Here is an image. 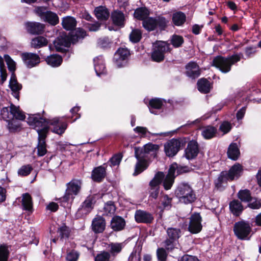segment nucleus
I'll return each instance as SVG.
<instances>
[{
    "instance_id": "f257e3e1",
    "label": "nucleus",
    "mask_w": 261,
    "mask_h": 261,
    "mask_svg": "<svg viewBox=\"0 0 261 261\" xmlns=\"http://www.w3.org/2000/svg\"><path fill=\"white\" fill-rule=\"evenodd\" d=\"M159 146L152 143H148L143 147H135V157L138 160L133 175L136 176L147 168L146 161L156 157Z\"/></svg>"
},
{
    "instance_id": "f03ea898",
    "label": "nucleus",
    "mask_w": 261,
    "mask_h": 261,
    "mask_svg": "<svg viewBox=\"0 0 261 261\" xmlns=\"http://www.w3.org/2000/svg\"><path fill=\"white\" fill-rule=\"evenodd\" d=\"M27 123L32 127V128H35L37 127H42L37 130H51V126H53V130H64L67 128V123L63 121L62 120L58 118L46 120L42 118L39 114L29 115Z\"/></svg>"
},
{
    "instance_id": "7ed1b4c3",
    "label": "nucleus",
    "mask_w": 261,
    "mask_h": 261,
    "mask_svg": "<svg viewBox=\"0 0 261 261\" xmlns=\"http://www.w3.org/2000/svg\"><path fill=\"white\" fill-rule=\"evenodd\" d=\"M1 116L4 120L9 122L8 125L10 129H16L18 128L17 122L14 120H23L25 118L23 112L20 110L19 107H16L13 104H11L10 108H3L1 112Z\"/></svg>"
},
{
    "instance_id": "20e7f679",
    "label": "nucleus",
    "mask_w": 261,
    "mask_h": 261,
    "mask_svg": "<svg viewBox=\"0 0 261 261\" xmlns=\"http://www.w3.org/2000/svg\"><path fill=\"white\" fill-rule=\"evenodd\" d=\"M175 194L179 201L185 204L193 202L196 199V194L190 187L187 184H181L175 190Z\"/></svg>"
},
{
    "instance_id": "39448f33",
    "label": "nucleus",
    "mask_w": 261,
    "mask_h": 261,
    "mask_svg": "<svg viewBox=\"0 0 261 261\" xmlns=\"http://www.w3.org/2000/svg\"><path fill=\"white\" fill-rule=\"evenodd\" d=\"M240 60V57L237 55L224 58L218 56L214 58L213 65L223 73H227L231 69V66Z\"/></svg>"
},
{
    "instance_id": "423d86ee",
    "label": "nucleus",
    "mask_w": 261,
    "mask_h": 261,
    "mask_svg": "<svg viewBox=\"0 0 261 261\" xmlns=\"http://www.w3.org/2000/svg\"><path fill=\"white\" fill-rule=\"evenodd\" d=\"M82 186V181L77 179H73L66 184V190L64 196L62 198L61 205L65 206L63 202H67L73 200L74 196L80 192Z\"/></svg>"
},
{
    "instance_id": "0eeeda50",
    "label": "nucleus",
    "mask_w": 261,
    "mask_h": 261,
    "mask_svg": "<svg viewBox=\"0 0 261 261\" xmlns=\"http://www.w3.org/2000/svg\"><path fill=\"white\" fill-rule=\"evenodd\" d=\"M170 44L164 41H156L153 43L151 58L157 62L162 61L165 58V54L170 51Z\"/></svg>"
},
{
    "instance_id": "6e6552de",
    "label": "nucleus",
    "mask_w": 261,
    "mask_h": 261,
    "mask_svg": "<svg viewBox=\"0 0 261 261\" xmlns=\"http://www.w3.org/2000/svg\"><path fill=\"white\" fill-rule=\"evenodd\" d=\"M233 231L238 239L246 240L248 239V236L251 231V227L248 222L241 221L234 224Z\"/></svg>"
},
{
    "instance_id": "1a4fd4ad",
    "label": "nucleus",
    "mask_w": 261,
    "mask_h": 261,
    "mask_svg": "<svg viewBox=\"0 0 261 261\" xmlns=\"http://www.w3.org/2000/svg\"><path fill=\"white\" fill-rule=\"evenodd\" d=\"M202 218L199 213H194L190 218L188 230L192 233L199 232L202 228Z\"/></svg>"
},
{
    "instance_id": "9d476101",
    "label": "nucleus",
    "mask_w": 261,
    "mask_h": 261,
    "mask_svg": "<svg viewBox=\"0 0 261 261\" xmlns=\"http://www.w3.org/2000/svg\"><path fill=\"white\" fill-rule=\"evenodd\" d=\"M181 142L180 140L173 139L164 145V150L167 156L172 157L179 150Z\"/></svg>"
},
{
    "instance_id": "9b49d317",
    "label": "nucleus",
    "mask_w": 261,
    "mask_h": 261,
    "mask_svg": "<svg viewBox=\"0 0 261 261\" xmlns=\"http://www.w3.org/2000/svg\"><path fill=\"white\" fill-rule=\"evenodd\" d=\"M130 55L129 51L126 48H119L115 53L114 61L118 67H122Z\"/></svg>"
},
{
    "instance_id": "f8f14e48",
    "label": "nucleus",
    "mask_w": 261,
    "mask_h": 261,
    "mask_svg": "<svg viewBox=\"0 0 261 261\" xmlns=\"http://www.w3.org/2000/svg\"><path fill=\"white\" fill-rule=\"evenodd\" d=\"M21 57L25 65L29 68L37 66L40 62V57L36 54L23 53L21 54Z\"/></svg>"
},
{
    "instance_id": "ddd939ff",
    "label": "nucleus",
    "mask_w": 261,
    "mask_h": 261,
    "mask_svg": "<svg viewBox=\"0 0 261 261\" xmlns=\"http://www.w3.org/2000/svg\"><path fill=\"white\" fill-rule=\"evenodd\" d=\"M47 132H38V145L37 146V154L38 156H42L44 155L47 152L46 144L45 139L47 136Z\"/></svg>"
},
{
    "instance_id": "4468645a",
    "label": "nucleus",
    "mask_w": 261,
    "mask_h": 261,
    "mask_svg": "<svg viewBox=\"0 0 261 261\" xmlns=\"http://www.w3.org/2000/svg\"><path fill=\"white\" fill-rule=\"evenodd\" d=\"M73 34L69 38L68 40L65 41L64 43H62V45L66 47H69L71 44L75 43L78 41L79 40L83 39L86 35V32L82 29L78 28L72 33Z\"/></svg>"
},
{
    "instance_id": "2eb2a0df",
    "label": "nucleus",
    "mask_w": 261,
    "mask_h": 261,
    "mask_svg": "<svg viewBox=\"0 0 261 261\" xmlns=\"http://www.w3.org/2000/svg\"><path fill=\"white\" fill-rule=\"evenodd\" d=\"M135 218L138 223H150L153 220V217L151 214L140 210L136 211Z\"/></svg>"
},
{
    "instance_id": "dca6fc26",
    "label": "nucleus",
    "mask_w": 261,
    "mask_h": 261,
    "mask_svg": "<svg viewBox=\"0 0 261 261\" xmlns=\"http://www.w3.org/2000/svg\"><path fill=\"white\" fill-rule=\"evenodd\" d=\"M185 152L186 157L188 159H192L195 158L199 152L197 142L194 140L190 141Z\"/></svg>"
},
{
    "instance_id": "f3484780",
    "label": "nucleus",
    "mask_w": 261,
    "mask_h": 261,
    "mask_svg": "<svg viewBox=\"0 0 261 261\" xmlns=\"http://www.w3.org/2000/svg\"><path fill=\"white\" fill-rule=\"evenodd\" d=\"M125 221L119 216H114L110 223V227L114 231H119L122 230L125 226Z\"/></svg>"
},
{
    "instance_id": "a211bd4d",
    "label": "nucleus",
    "mask_w": 261,
    "mask_h": 261,
    "mask_svg": "<svg viewBox=\"0 0 261 261\" xmlns=\"http://www.w3.org/2000/svg\"><path fill=\"white\" fill-rule=\"evenodd\" d=\"M186 68L187 75L191 78H197L200 74V70L199 66L195 62H189L186 65Z\"/></svg>"
},
{
    "instance_id": "6ab92c4d",
    "label": "nucleus",
    "mask_w": 261,
    "mask_h": 261,
    "mask_svg": "<svg viewBox=\"0 0 261 261\" xmlns=\"http://www.w3.org/2000/svg\"><path fill=\"white\" fill-rule=\"evenodd\" d=\"M27 31L32 34H39L43 32L44 25L39 22H28L25 23Z\"/></svg>"
},
{
    "instance_id": "aec40b11",
    "label": "nucleus",
    "mask_w": 261,
    "mask_h": 261,
    "mask_svg": "<svg viewBox=\"0 0 261 261\" xmlns=\"http://www.w3.org/2000/svg\"><path fill=\"white\" fill-rule=\"evenodd\" d=\"M124 247L123 243L111 242L108 244L107 249L111 256L115 257L122 251Z\"/></svg>"
},
{
    "instance_id": "412c9836",
    "label": "nucleus",
    "mask_w": 261,
    "mask_h": 261,
    "mask_svg": "<svg viewBox=\"0 0 261 261\" xmlns=\"http://www.w3.org/2000/svg\"><path fill=\"white\" fill-rule=\"evenodd\" d=\"M96 202V196L90 195L87 197L81 206V211L84 214H87L93 209Z\"/></svg>"
},
{
    "instance_id": "4be33fe9",
    "label": "nucleus",
    "mask_w": 261,
    "mask_h": 261,
    "mask_svg": "<svg viewBox=\"0 0 261 261\" xmlns=\"http://www.w3.org/2000/svg\"><path fill=\"white\" fill-rule=\"evenodd\" d=\"M92 227L95 233L103 232L106 227L105 220L101 216H97L92 221Z\"/></svg>"
},
{
    "instance_id": "5701e85b",
    "label": "nucleus",
    "mask_w": 261,
    "mask_h": 261,
    "mask_svg": "<svg viewBox=\"0 0 261 261\" xmlns=\"http://www.w3.org/2000/svg\"><path fill=\"white\" fill-rule=\"evenodd\" d=\"M94 69L98 76L105 74L106 69L103 59L102 56H98L94 59Z\"/></svg>"
},
{
    "instance_id": "b1692460",
    "label": "nucleus",
    "mask_w": 261,
    "mask_h": 261,
    "mask_svg": "<svg viewBox=\"0 0 261 261\" xmlns=\"http://www.w3.org/2000/svg\"><path fill=\"white\" fill-rule=\"evenodd\" d=\"M9 86L13 92V95L15 98L19 99V91L21 89V85L19 84L16 80V76L14 73L11 74V79L9 82Z\"/></svg>"
},
{
    "instance_id": "393cba45",
    "label": "nucleus",
    "mask_w": 261,
    "mask_h": 261,
    "mask_svg": "<svg viewBox=\"0 0 261 261\" xmlns=\"http://www.w3.org/2000/svg\"><path fill=\"white\" fill-rule=\"evenodd\" d=\"M106 169L103 166H100L95 168L92 172L91 178L96 182H100L106 176Z\"/></svg>"
},
{
    "instance_id": "a878e982",
    "label": "nucleus",
    "mask_w": 261,
    "mask_h": 261,
    "mask_svg": "<svg viewBox=\"0 0 261 261\" xmlns=\"http://www.w3.org/2000/svg\"><path fill=\"white\" fill-rule=\"evenodd\" d=\"M227 154L229 159L233 161L237 160L240 155L238 145L235 143H231L228 146Z\"/></svg>"
},
{
    "instance_id": "bb28decb",
    "label": "nucleus",
    "mask_w": 261,
    "mask_h": 261,
    "mask_svg": "<svg viewBox=\"0 0 261 261\" xmlns=\"http://www.w3.org/2000/svg\"><path fill=\"white\" fill-rule=\"evenodd\" d=\"M94 12L96 17L99 20H107L110 15L108 9L103 6H99L95 8Z\"/></svg>"
},
{
    "instance_id": "cd10ccee",
    "label": "nucleus",
    "mask_w": 261,
    "mask_h": 261,
    "mask_svg": "<svg viewBox=\"0 0 261 261\" xmlns=\"http://www.w3.org/2000/svg\"><path fill=\"white\" fill-rule=\"evenodd\" d=\"M171 198L168 197L167 195H163L160 197L158 207L162 211L163 210H169L171 206Z\"/></svg>"
},
{
    "instance_id": "c85d7f7f",
    "label": "nucleus",
    "mask_w": 261,
    "mask_h": 261,
    "mask_svg": "<svg viewBox=\"0 0 261 261\" xmlns=\"http://www.w3.org/2000/svg\"><path fill=\"white\" fill-rule=\"evenodd\" d=\"M22 205L24 210L30 212L33 211V202L31 195L29 193H25L22 196Z\"/></svg>"
},
{
    "instance_id": "c756f323",
    "label": "nucleus",
    "mask_w": 261,
    "mask_h": 261,
    "mask_svg": "<svg viewBox=\"0 0 261 261\" xmlns=\"http://www.w3.org/2000/svg\"><path fill=\"white\" fill-rule=\"evenodd\" d=\"M113 23L118 26L124 25L125 17L124 14L120 11H115L112 13Z\"/></svg>"
},
{
    "instance_id": "7c9ffc66",
    "label": "nucleus",
    "mask_w": 261,
    "mask_h": 261,
    "mask_svg": "<svg viewBox=\"0 0 261 261\" xmlns=\"http://www.w3.org/2000/svg\"><path fill=\"white\" fill-rule=\"evenodd\" d=\"M242 166L240 164H235L227 172L228 177L230 180L238 178L241 175Z\"/></svg>"
},
{
    "instance_id": "2f4dec72",
    "label": "nucleus",
    "mask_w": 261,
    "mask_h": 261,
    "mask_svg": "<svg viewBox=\"0 0 261 261\" xmlns=\"http://www.w3.org/2000/svg\"><path fill=\"white\" fill-rule=\"evenodd\" d=\"M164 100L162 99L158 98H154L151 99L149 101V110L150 113L157 114V113L153 109H160L163 105Z\"/></svg>"
},
{
    "instance_id": "473e14b6",
    "label": "nucleus",
    "mask_w": 261,
    "mask_h": 261,
    "mask_svg": "<svg viewBox=\"0 0 261 261\" xmlns=\"http://www.w3.org/2000/svg\"><path fill=\"white\" fill-rule=\"evenodd\" d=\"M47 64L52 67H58L62 62V57L58 55H52L47 57L45 60Z\"/></svg>"
},
{
    "instance_id": "72a5a7b5",
    "label": "nucleus",
    "mask_w": 261,
    "mask_h": 261,
    "mask_svg": "<svg viewBox=\"0 0 261 261\" xmlns=\"http://www.w3.org/2000/svg\"><path fill=\"white\" fill-rule=\"evenodd\" d=\"M165 177L163 172H158L156 173L153 178L149 182L150 188H160V184Z\"/></svg>"
},
{
    "instance_id": "f704fd0d",
    "label": "nucleus",
    "mask_w": 261,
    "mask_h": 261,
    "mask_svg": "<svg viewBox=\"0 0 261 261\" xmlns=\"http://www.w3.org/2000/svg\"><path fill=\"white\" fill-rule=\"evenodd\" d=\"M197 87L198 90L203 93H207L211 90L210 82L204 79H201L198 81Z\"/></svg>"
},
{
    "instance_id": "c9c22d12",
    "label": "nucleus",
    "mask_w": 261,
    "mask_h": 261,
    "mask_svg": "<svg viewBox=\"0 0 261 261\" xmlns=\"http://www.w3.org/2000/svg\"><path fill=\"white\" fill-rule=\"evenodd\" d=\"M62 24L65 29L67 30H71L75 27L76 20L72 17H66L63 19Z\"/></svg>"
},
{
    "instance_id": "e433bc0d",
    "label": "nucleus",
    "mask_w": 261,
    "mask_h": 261,
    "mask_svg": "<svg viewBox=\"0 0 261 261\" xmlns=\"http://www.w3.org/2000/svg\"><path fill=\"white\" fill-rule=\"evenodd\" d=\"M47 39L43 36H38L32 40L31 45L35 48H40L47 44Z\"/></svg>"
},
{
    "instance_id": "4c0bfd02",
    "label": "nucleus",
    "mask_w": 261,
    "mask_h": 261,
    "mask_svg": "<svg viewBox=\"0 0 261 261\" xmlns=\"http://www.w3.org/2000/svg\"><path fill=\"white\" fill-rule=\"evenodd\" d=\"M230 210L236 216H239L243 211V206L238 200H233L229 204Z\"/></svg>"
},
{
    "instance_id": "58836bf2",
    "label": "nucleus",
    "mask_w": 261,
    "mask_h": 261,
    "mask_svg": "<svg viewBox=\"0 0 261 261\" xmlns=\"http://www.w3.org/2000/svg\"><path fill=\"white\" fill-rule=\"evenodd\" d=\"M186 19L185 14L181 12H177L173 14L172 20L173 23L177 26L182 25L185 22Z\"/></svg>"
},
{
    "instance_id": "ea45409f",
    "label": "nucleus",
    "mask_w": 261,
    "mask_h": 261,
    "mask_svg": "<svg viewBox=\"0 0 261 261\" xmlns=\"http://www.w3.org/2000/svg\"><path fill=\"white\" fill-rule=\"evenodd\" d=\"M142 24L143 27L148 31L154 30L157 27L156 19L152 17H149L144 19Z\"/></svg>"
},
{
    "instance_id": "a19ab883",
    "label": "nucleus",
    "mask_w": 261,
    "mask_h": 261,
    "mask_svg": "<svg viewBox=\"0 0 261 261\" xmlns=\"http://www.w3.org/2000/svg\"><path fill=\"white\" fill-rule=\"evenodd\" d=\"M43 20L53 25H55L59 22V17L57 15L51 11L46 13V16L43 17Z\"/></svg>"
},
{
    "instance_id": "79ce46f5",
    "label": "nucleus",
    "mask_w": 261,
    "mask_h": 261,
    "mask_svg": "<svg viewBox=\"0 0 261 261\" xmlns=\"http://www.w3.org/2000/svg\"><path fill=\"white\" fill-rule=\"evenodd\" d=\"M228 180H230L228 177L227 171H222L215 181L216 187L218 189L222 188L223 184L226 183Z\"/></svg>"
},
{
    "instance_id": "37998d69",
    "label": "nucleus",
    "mask_w": 261,
    "mask_h": 261,
    "mask_svg": "<svg viewBox=\"0 0 261 261\" xmlns=\"http://www.w3.org/2000/svg\"><path fill=\"white\" fill-rule=\"evenodd\" d=\"M149 15V11L146 8H139L137 9L134 12L135 18L143 20L146 19Z\"/></svg>"
},
{
    "instance_id": "c03bdc74",
    "label": "nucleus",
    "mask_w": 261,
    "mask_h": 261,
    "mask_svg": "<svg viewBox=\"0 0 261 261\" xmlns=\"http://www.w3.org/2000/svg\"><path fill=\"white\" fill-rule=\"evenodd\" d=\"M58 232L59 234L60 240H63L64 239L67 240L69 237L70 230L66 225L63 224L58 228Z\"/></svg>"
},
{
    "instance_id": "a18cd8bd",
    "label": "nucleus",
    "mask_w": 261,
    "mask_h": 261,
    "mask_svg": "<svg viewBox=\"0 0 261 261\" xmlns=\"http://www.w3.org/2000/svg\"><path fill=\"white\" fill-rule=\"evenodd\" d=\"M116 206L114 202L109 201L105 203L103 210V215L108 216L114 214L116 211Z\"/></svg>"
},
{
    "instance_id": "49530a36",
    "label": "nucleus",
    "mask_w": 261,
    "mask_h": 261,
    "mask_svg": "<svg viewBox=\"0 0 261 261\" xmlns=\"http://www.w3.org/2000/svg\"><path fill=\"white\" fill-rule=\"evenodd\" d=\"M167 233L169 239L176 241L180 237L181 231L179 228L170 227L167 229Z\"/></svg>"
},
{
    "instance_id": "de8ad7c7",
    "label": "nucleus",
    "mask_w": 261,
    "mask_h": 261,
    "mask_svg": "<svg viewBox=\"0 0 261 261\" xmlns=\"http://www.w3.org/2000/svg\"><path fill=\"white\" fill-rule=\"evenodd\" d=\"M9 255L8 247L6 245H0V261H8Z\"/></svg>"
},
{
    "instance_id": "09e8293b",
    "label": "nucleus",
    "mask_w": 261,
    "mask_h": 261,
    "mask_svg": "<svg viewBox=\"0 0 261 261\" xmlns=\"http://www.w3.org/2000/svg\"><path fill=\"white\" fill-rule=\"evenodd\" d=\"M142 37L141 32L138 29L133 30L129 35L130 41L133 43L138 42Z\"/></svg>"
},
{
    "instance_id": "8fccbe9b",
    "label": "nucleus",
    "mask_w": 261,
    "mask_h": 261,
    "mask_svg": "<svg viewBox=\"0 0 261 261\" xmlns=\"http://www.w3.org/2000/svg\"><path fill=\"white\" fill-rule=\"evenodd\" d=\"M238 197L244 202H248L251 199L250 192L248 190H241L238 193Z\"/></svg>"
},
{
    "instance_id": "3c124183",
    "label": "nucleus",
    "mask_w": 261,
    "mask_h": 261,
    "mask_svg": "<svg viewBox=\"0 0 261 261\" xmlns=\"http://www.w3.org/2000/svg\"><path fill=\"white\" fill-rule=\"evenodd\" d=\"M33 170V168L30 165L22 166L18 171V174L21 176L28 175Z\"/></svg>"
},
{
    "instance_id": "603ef678",
    "label": "nucleus",
    "mask_w": 261,
    "mask_h": 261,
    "mask_svg": "<svg viewBox=\"0 0 261 261\" xmlns=\"http://www.w3.org/2000/svg\"><path fill=\"white\" fill-rule=\"evenodd\" d=\"M171 42L174 47H178L183 43L184 39L180 36L174 35L171 39Z\"/></svg>"
},
{
    "instance_id": "864d4df0",
    "label": "nucleus",
    "mask_w": 261,
    "mask_h": 261,
    "mask_svg": "<svg viewBox=\"0 0 261 261\" xmlns=\"http://www.w3.org/2000/svg\"><path fill=\"white\" fill-rule=\"evenodd\" d=\"M110 254L108 251H102L95 257V261H110Z\"/></svg>"
},
{
    "instance_id": "5fc2aeb1",
    "label": "nucleus",
    "mask_w": 261,
    "mask_h": 261,
    "mask_svg": "<svg viewBox=\"0 0 261 261\" xmlns=\"http://www.w3.org/2000/svg\"><path fill=\"white\" fill-rule=\"evenodd\" d=\"M4 59L7 64L9 70L12 73H14V71L15 70L16 66L15 62L8 55L4 56Z\"/></svg>"
},
{
    "instance_id": "6e6d98bb",
    "label": "nucleus",
    "mask_w": 261,
    "mask_h": 261,
    "mask_svg": "<svg viewBox=\"0 0 261 261\" xmlns=\"http://www.w3.org/2000/svg\"><path fill=\"white\" fill-rule=\"evenodd\" d=\"M0 71L1 74V80L2 83L6 81L7 78V71L5 68V64L4 62V59L2 56H0Z\"/></svg>"
},
{
    "instance_id": "4d7b16f0",
    "label": "nucleus",
    "mask_w": 261,
    "mask_h": 261,
    "mask_svg": "<svg viewBox=\"0 0 261 261\" xmlns=\"http://www.w3.org/2000/svg\"><path fill=\"white\" fill-rule=\"evenodd\" d=\"M163 181V186L165 190L171 189L174 181V178L166 176Z\"/></svg>"
},
{
    "instance_id": "13d9d810",
    "label": "nucleus",
    "mask_w": 261,
    "mask_h": 261,
    "mask_svg": "<svg viewBox=\"0 0 261 261\" xmlns=\"http://www.w3.org/2000/svg\"><path fill=\"white\" fill-rule=\"evenodd\" d=\"M122 155L121 154H116L113 156L110 160L111 166H115L118 165L122 159Z\"/></svg>"
},
{
    "instance_id": "bf43d9fd",
    "label": "nucleus",
    "mask_w": 261,
    "mask_h": 261,
    "mask_svg": "<svg viewBox=\"0 0 261 261\" xmlns=\"http://www.w3.org/2000/svg\"><path fill=\"white\" fill-rule=\"evenodd\" d=\"M79 253L75 250H72L66 256V260L67 261H77L79 257Z\"/></svg>"
},
{
    "instance_id": "052dcab7",
    "label": "nucleus",
    "mask_w": 261,
    "mask_h": 261,
    "mask_svg": "<svg viewBox=\"0 0 261 261\" xmlns=\"http://www.w3.org/2000/svg\"><path fill=\"white\" fill-rule=\"evenodd\" d=\"M47 8L45 7H37L35 9V12L39 15L41 19H43V17L46 16V13L48 12Z\"/></svg>"
},
{
    "instance_id": "680f3d73",
    "label": "nucleus",
    "mask_w": 261,
    "mask_h": 261,
    "mask_svg": "<svg viewBox=\"0 0 261 261\" xmlns=\"http://www.w3.org/2000/svg\"><path fill=\"white\" fill-rule=\"evenodd\" d=\"M129 261H141V254L140 251L134 250L128 258Z\"/></svg>"
},
{
    "instance_id": "e2e57ef3",
    "label": "nucleus",
    "mask_w": 261,
    "mask_h": 261,
    "mask_svg": "<svg viewBox=\"0 0 261 261\" xmlns=\"http://www.w3.org/2000/svg\"><path fill=\"white\" fill-rule=\"evenodd\" d=\"M157 256L158 259L160 261H165L167 258V253L165 250L163 248H159L157 250Z\"/></svg>"
},
{
    "instance_id": "0e129e2a",
    "label": "nucleus",
    "mask_w": 261,
    "mask_h": 261,
    "mask_svg": "<svg viewBox=\"0 0 261 261\" xmlns=\"http://www.w3.org/2000/svg\"><path fill=\"white\" fill-rule=\"evenodd\" d=\"M174 240L170 239H167L164 242V247L165 248L168 250V251H171L174 248Z\"/></svg>"
},
{
    "instance_id": "69168bd1",
    "label": "nucleus",
    "mask_w": 261,
    "mask_h": 261,
    "mask_svg": "<svg viewBox=\"0 0 261 261\" xmlns=\"http://www.w3.org/2000/svg\"><path fill=\"white\" fill-rule=\"evenodd\" d=\"M155 19L156 21V26L159 25L161 29H163L166 27L167 21L165 17L158 16Z\"/></svg>"
},
{
    "instance_id": "338daca9",
    "label": "nucleus",
    "mask_w": 261,
    "mask_h": 261,
    "mask_svg": "<svg viewBox=\"0 0 261 261\" xmlns=\"http://www.w3.org/2000/svg\"><path fill=\"white\" fill-rule=\"evenodd\" d=\"M217 132H202V136L206 139H210L217 136Z\"/></svg>"
},
{
    "instance_id": "774afa93",
    "label": "nucleus",
    "mask_w": 261,
    "mask_h": 261,
    "mask_svg": "<svg viewBox=\"0 0 261 261\" xmlns=\"http://www.w3.org/2000/svg\"><path fill=\"white\" fill-rule=\"evenodd\" d=\"M180 261H199V260L195 256L185 255L181 258Z\"/></svg>"
}]
</instances>
